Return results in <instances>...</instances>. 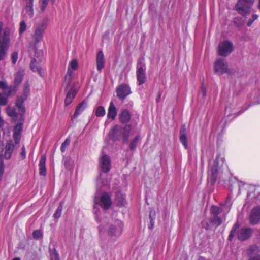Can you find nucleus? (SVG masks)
Returning a JSON list of instances; mask_svg holds the SVG:
<instances>
[{
  "label": "nucleus",
  "instance_id": "obj_1",
  "mask_svg": "<svg viewBox=\"0 0 260 260\" xmlns=\"http://www.w3.org/2000/svg\"><path fill=\"white\" fill-rule=\"evenodd\" d=\"M29 86L28 82L26 81L24 85L23 94L17 97L15 102V106L18 108L19 113L21 117L20 121L18 122L14 128L13 138L16 144L19 142L21 138L23 121V115L25 112V109L23 103L29 95L30 91Z\"/></svg>",
  "mask_w": 260,
  "mask_h": 260
},
{
  "label": "nucleus",
  "instance_id": "obj_2",
  "mask_svg": "<svg viewBox=\"0 0 260 260\" xmlns=\"http://www.w3.org/2000/svg\"><path fill=\"white\" fill-rule=\"evenodd\" d=\"M99 164L100 168L103 173H100V176L97 179V186L100 188L102 187H108L110 176L107 174V173L110 171L111 167L110 157L106 154H102L100 158Z\"/></svg>",
  "mask_w": 260,
  "mask_h": 260
},
{
  "label": "nucleus",
  "instance_id": "obj_3",
  "mask_svg": "<svg viewBox=\"0 0 260 260\" xmlns=\"http://www.w3.org/2000/svg\"><path fill=\"white\" fill-rule=\"evenodd\" d=\"M123 223L120 220H115L107 225V242L113 243L122 235Z\"/></svg>",
  "mask_w": 260,
  "mask_h": 260
},
{
  "label": "nucleus",
  "instance_id": "obj_4",
  "mask_svg": "<svg viewBox=\"0 0 260 260\" xmlns=\"http://www.w3.org/2000/svg\"><path fill=\"white\" fill-rule=\"evenodd\" d=\"M10 31L8 28L3 29V23H0V61L6 54L10 44Z\"/></svg>",
  "mask_w": 260,
  "mask_h": 260
},
{
  "label": "nucleus",
  "instance_id": "obj_5",
  "mask_svg": "<svg viewBox=\"0 0 260 260\" xmlns=\"http://www.w3.org/2000/svg\"><path fill=\"white\" fill-rule=\"evenodd\" d=\"M131 129V125H126L123 127L118 125H115L112 129V137L116 140L119 139V137L122 135L123 143H127Z\"/></svg>",
  "mask_w": 260,
  "mask_h": 260
},
{
  "label": "nucleus",
  "instance_id": "obj_6",
  "mask_svg": "<svg viewBox=\"0 0 260 260\" xmlns=\"http://www.w3.org/2000/svg\"><path fill=\"white\" fill-rule=\"evenodd\" d=\"M48 19L45 18L40 24H36L34 27V33L32 35V39L35 44L41 42L43 38L44 34L47 27Z\"/></svg>",
  "mask_w": 260,
  "mask_h": 260
},
{
  "label": "nucleus",
  "instance_id": "obj_7",
  "mask_svg": "<svg viewBox=\"0 0 260 260\" xmlns=\"http://www.w3.org/2000/svg\"><path fill=\"white\" fill-rule=\"evenodd\" d=\"M98 204L105 210L109 209L112 204L111 199L109 194L104 192L100 197H99L97 194H95L94 198V212L96 214H97V211H95V206Z\"/></svg>",
  "mask_w": 260,
  "mask_h": 260
},
{
  "label": "nucleus",
  "instance_id": "obj_8",
  "mask_svg": "<svg viewBox=\"0 0 260 260\" xmlns=\"http://www.w3.org/2000/svg\"><path fill=\"white\" fill-rule=\"evenodd\" d=\"M254 0H238L235 8L240 14L245 16L250 13V9L254 4Z\"/></svg>",
  "mask_w": 260,
  "mask_h": 260
},
{
  "label": "nucleus",
  "instance_id": "obj_9",
  "mask_svg": "<svg viewBox=\"0 0 260 260\" xmlns=\"http://www.w3.org/2000/svg\"><path fill=\"white\" fill-rule=\"evenodd\" d=\"M234 50V46L232 42L229 40H224L219 43L217 53L219 55L226 57L229 55Z\"/></svg>",
  "mask_w": 260,
  "mask_h": 260
},
{
  "label": "nucleus",
  "instance_id": "obj_10",
  "mask_svg": "<svg viewBox=\"0 0 260 260\" xmlns=\"http://www.w3.org/2000/svg\"><path fill=\"white\" fill-rule=\"evenodd\" d=\"M146 66L143 59H139L137 64V79L139 85L144 84L146 80Z\"/></svg>",
  "mask_w": 260,
  "mask_h": 260
},
{
  "label": "nucleus",
  "instance_id": "obj_11",
  "mask_svg": "<svg viewBox=\"0 0 260 260\" xmlns=\"http://www.w3.org/2000/svg\"><path fill=\"white\" fill-rule=\"evenodd\" d=\"M214 70L218 75H222L229 71L228 62L225 59L219 58L216 60L214 65Z\"/></svg>",
  "mask_w": 260,
  "mask_h": 260
},
{
  "label": "nucleus",
  "instance_id": "obj_12",
  "mask_svg": "<svg viewBox=\"0 0 260 260\" xmlns=\"http://www.w3.org/2000/svg\"><path fill=\"white\" fill-rule=\"evenodd\" d=\"M218 162L217 159L213 161V164L209 162L208 180L211 184H214L217 179L218 172Z\"/></svg>",
  "mask_w": 260,
  "mask_h": 260
},
{
  "label": "nucleus",
  "instance_id": "obj_13",
  "mask_svg": "<svg viewBox=\"0 0 260 260\" xmlns=\"http://www.w3.org/2000/svg\"><path fill=\"white\" fill-rule=\"evenodd\" d=\"M25 6L22 12V16L25 20L32 18L34 15L33 9L34 0H24Z\"/></svg>",
  "mask_w": 260,
  "mask_h": 260
},
{
  "label": "nucleus",
  "instance_id": "obj_14",
  "mask_svg": "<svg viewBox=\"0 0 260 260\" xmlns=\"http://www.w3.org/2000/svg\"><path fill=\"white\" fill-rule=\"evenodd\" d=\"M131 92L129 86L125 83L120 85L116 89L117 96L122 100H124Z\"/></svg>",
  "mask_w": 260,
  "mask_h": 260
},
{
  "label": "nucleus",
  "instance_id": "obj_15",
  "mask_svg": "<svg viewBox=\"0 0 260 260\" xmlns=\"http://www.w3.org/2000/svg\"><path fill=\"white\" fill-rule=\"evenodd\" d=\"M252 233V229L250 228H241L237 232V237L241 241H244L250 237Z\"/></svg>",
  "mask_w": 260,
  "mask_h": 260
},
{
  "label": "nucleus",
  "instance_id": "obj_16",
  "mask_svg": "<svg viewBox=\"0 0 260 260\" xmlns=\"http://www.w3.org/2000/svg\"><path fill=\"white\" fill-rule=\"evenodd\" d=\"M260 221V207L254 208L251 211L249 222L252 225L257 224Z\"/></svg>",
  "mask_w": 260,
  "mask_h": 260
},
{
  "label": "nucleus",
  "instance_id": "obj_17",
  "mask_svg": "<svg viewBox=\"0 0 260 260\" xmlns=\"http://www.w3.org/2000/svg\"><path fill=\"white\" fill-rule=\"evenodd\" d=\"M259 252L260 249L256 245L249 246L246 250V254L249 257V258L255 257L256 255H260Z\"/></svg>",
  "mask_w": 260,
  "mask_h": 260
},
{
  "label": "nucleus",
  "instance_id": "obj_18",
  "mask_svg": "<svg viewBox=\"0 0 260 260\" xmlns=\"http://www.w3.org/2000/svg\"><path fill=\"white\" fill-rule=\"evenodd\" d=\"M24 70L22 69H19L14 74V83L15 86L19 85L22 82L24 76Z\"/></svg>",
  "mask_w": 260,
  "mask_h": 260
},
{
  "label": "nucleus",
  "instance_id": "obj_19",
  "mask_svg": "<svg viewBox=\"0 0 260 260\" xmlns=\"http://www.w3.org/2000/svg\"><path fill=\"white\" fill-rule=\"evenodd\" d=\"M96 61L97 70L98 71L101 72L105 65L104 56L102 51L98 52L96 55Z\"/></svg>",
  "mask_w": 260,
  "mask_h": 260
},
{
  "label": "nucleus",
  "instance_id": "obj_20",
  "mask_svg": "<svg viewBox=\"0 0 260 260\" xmlns=\"http://www.w3.org/2000/svg\"><path fill=\"white\" fill-rule=\"evenodd\" d=\"M77 92V89L74 87L71 88L68 92L64 101V104L66 106L70 105L73 102Z\"/></svg>",
  "mask_w": 260,
  "mask_h": 260
},
{
  "label": "nucleus",
  "instance_id": "obj_21",
  "mask_svg": "<svg viewBox=\"0 0 260 260\" xmlns=\"http://www.w3.org/2000/svg\"><path fill=\"white\" fill-rule=\"evenodd\" d=\"M180 141L184 148L187 149L188 148V142L186 131V127L185 125L182 126L180 132Z\"/></svg>",
  "mask_w": 260,
  "mask_h": 260
},
{
  "label": "nucleus",
  "instance_id": "obj_22",
  "mask_svg": "<svg viewBox=\"0 0 260 260\" xmlns=\"http://www.w3.org/2000/svg\"><path fill=\"white\" fill-rule=\"evenodd\" d=\"M30 68L34 72H37L41 76H43L44 75L43 69L37 63L36 60L31 61Z\"/></svg>",
  "mask_w": 260,
  "mask_h": 260
},
{
  "label": "nucleus",
  "instance_id": "obj_23",
  "mask_svg": "<svg viewBox=\"0 0 260 260\" xmlns=\"http://www.w3.org/2000/svg\"><path fill=\"white\" fill-rule=\"evenodd\" d=\"M116 202L119 207L124 206L126 204L125 196L120 192H117L116 194Z\"/></svg>",
  "mask_w": 260,
  "mask_h": 260
},
{
  "label": "nucleus",
  "instance_id": "obj_24",
  "mask_svg": "<svg viewBox=\"0 0 260 260\" xmlns=\"http://www.w3.org/2000/svg\"><path fill=\"white\" fill-rule=\"evenodd\" d=\"M117 115V110L113 102H111L108 108L107 116L109 118L114 119Z\"/></svg>",
  "mask_w": 260,
  "mask_h": 260
},
{
  "label": "nucleus",
  "instance_id": "obj_25",
  "mask_svg": "<svg viewBox=\"0 0 260 260\" xmlns=\"http://www.w3.org/2000/svg\"><path fill=\"white\" fill-rule=\"evenodd\" d=\"M46 160V156L43 155L42 156L39 161V173L42 176H45L46 174V169L45 166Z\"/></svg>",
  "mask_w": 260,
  "mask_h": 260
},
{
  "label": "nucleus",
  "instance_id": "obj_26",
  "mask_svg": "<svg viewBox=\"0 0 260 260\" xmlns=\"http://www.w3.org/2000/svg\"><path fill=\"white\" fill-rule=\"evenodd\" d=\"M131 114L127 110H123L119 115L120 120L123 123L128 122L131 119Z\"/></svg>",
  "mask_w": 260,
  "mask_h": 260
},
{
  "label": "nucleus",
  "instance_id": "obj_27",
  "mask_svg": "<svg viewBox=\"0 0 260 260\" xmlns=\"http://www.w3.org/2000/svg\"><path fill=\"white\" fill-rule=\"evenodd\" d=\"M87 106V104L85 101H83L80 104H79L75 110V112L74 114L73 117L76 118L78 115L81 114L84 110L86 109Z\"/></svg>",
  "mask_w": 260,
  "mask_h": 260
},
{
  "label": "nucleus",
  "instance_id": "obj_28",
  "mask_svg": "<svg viewBox=\"0 0 260 260\" xmlns=\"http://www.w3.org/2000/svg\"><path fill=\"white\" fill-rule=\"evenodd\" d=\"M14 149V145L12 142L8 143L6 146V151L5 153V157L7 159H10L11 154Z\"/></svg>",
  "mask_w": 260,
  "mask_h": 260
},
{
  "label": "nucleus",
  "instance_id": "obj_29",
  "mask_svg": "<svg viewBox=\"0 0 260 260\" xmlns=\"http://www.w3.org/2000/svg\"><path fill=\"white\" fill-rule=\"evenodd\" d=\"M221 205L223 207L226 213H229L232 205V197L231 195L228 196L225 203L221 204Z\"/></svg>",
  "mask_w": 260,
  "mask_h": 260
},
{
  "label": "nucleus",
  "instance_id": "obj_30",
  "mask_svg": "<svg viewBox=\"0 0 260 260\" xmlns=\"http://www.w3.org/2000/svg\"><path fill=\"white\" fill-rule=\"evenodd\" d=\"M224 209L221 207L213 205L211 207L210 213L213 216H217Z\"/></svg>",
  "mask_w": 260,
  "mask_h": 260
},
{
  "label": "nucleus",
  "instance_id": "obj_31",
  "mask_svg": "<svg viewBox=\"0 0 260 260\" xmlns=\"http://www.w3.org/2000/svg\"><path fill=\"white\" fill-rule=\"evenodd\" d=\"M140 141V137L139 136H137L132 140L130 143L129 148L131 150H134L136 149L137 145Z\"/></svg>",
  "mask_w": 260,
  "mask_h": 260
},
{
  "label": "nucleus",
  "instance_id": "obj_32",
  "mask_svg": "<svg viewBox=\"0 0 260 260\" xmlns=\"http://www.w3.org/2000/svg\"><path fill=\"white\" fill-rule=\"evenodd\" d=\"M223 220L221 218L217 216H213V217L211 219V222L216 226H219L222 223Z\"/></svg>",
  "mask_w": 260,
  "mask_h": 260
},
{
  "label": "nucleus",
  "instance_id": "obj_33",
  "mask_svg": "<svg viewBox=\"0 0 260 260\" xmlns=\"http://www.w3.org/2000/svg\"><path fill=\"white\" fill-rule=\"evenodd\" d=\"M105 113V110L103 106H98L95 109V114L98 117H103Z\"/></svg>",
  "mask_w": 260,
  "mask_h": 260
},
{
  "label": "nucleus",
  "instance_id": "obj_34",
  "mask_svg": "<svg viewBox=\"0 0 260 260\" xmlns=\"http://www.w3.org/2000/svg\"><path fill=\"white\" fill-rule=\"evenodd\" d=\"M63 202H60L59 206L57 207L55 212L53 214V217L55 218H59L61 215V212L63 208Z\"/></svg>",
  "mask_w": 260,
  "mask_h": 260
},
{
  "label": "nucleus",
  "instance_id": "obj_35",
  "mask_svg": "<svg viewBox=\"0 0 260 260\" xmlns=\"http://www.w3.org/2000/svg\"><path fill=\"white\" fill-rule=\"evenodd\" d=\"M55 0H51L52 4L54 3ZM49 0H41L40 3V10L42 12H44L48 4Z\"/></svg>",
  "mask_w": 260,
  "mask_h": 260
},
{
  "label": "nucleus",
  "instance_id": "obj_36",
  "mask_svg": "<svg viewBox=\"0 0 260 260\" xmlns=\"http://www.w3.org/2000/svg\"><path fill=\"white\" fill-rule=\"evenodd\" d=\"M6 113L8 116L12 117L13 118H14L17 116V113L15 108L11 107H8L7 108Z\"/></svg>",
  "mask_w": 260,
  "mask_h": 260
},
{
  "label": "nucleus",
  "instance_id": "obj_37",
  "mask_svg": "<svg viewBox=\"0 0 260 260\" xmlns=\"http://www.w3.org/2000/svg\"><path fill=\"white\" fill-rule=\"evenodd\" d=\"M72 76H73V71H70V70H68L67 73L65 76V82L67 83L68 86H70L72 80Z\"/></svg>",
  "mask_w": 260,
  "mask_h": 260
},
{
  "label": "nucleus",
  "instance_id": "obj_38",
  "mask_svg": "<svg viewBox=\"0 0 260 260\" xmlns=\"http://www.w3.org/2000/svg\"><path fill=\"white\" fill-rule=\"evenodd\" d=\"M78 64L77 60L74 59L72 60L69 63L68 70H70V71L76 70L78 69Z\"/></svg>",
  "mask_w": 260,
  "mask_h": 260
},
{
  "label": "nucleus",
  "instance_id": "obj_39",
  "mask_svg": "<svg viewBox=\"0 0 260 260\" xmlns=\"http://www.w3.org/2000/svg\"><path fill=\"white\" fill-rule=\"evenodd\" d=\"M238 227H239V224H238V222H237L234 224L233 228L231 230L230 233L229 235V239L230 240H231L234 237V236H235V235L236 233V229L237 228H238Z\"/></svg>",
  "mask_w": 260,
  "mask_h": 260
},
{
  "label": "nucleus",
  "instance_id": "obj_40",
  "mask_svg": "<svg viewBox=\"0 0 260 260\" xmlns=\"http://www.w3.org/2000/svg\"><path fill=\"white\" fill-rule=\"evenodd\" d=\"M70 139L69 138H67L62 143L60 147V150L62 152H65L66 148L70 145Z\"/></svg>",
  "mask_w": 260,
  "mask_h": 260
},
{
  "label": "nucleus",
  "instance_id": "obj_41",
  "mask_svg": "<svg viewBox=\"0 0 260 260\" xmlns=\"http://www.w3.org/2000/svg\"><path fill=\"white\" fill-rule=\"evenodd\" d=\"M8 103V98L4 93H0V106L6 105Z\"/></svg>",
  "mask_w": 260,
  "mask_h": 260
},
{
  "label": "nucleus",
  "instance_id": "obj_42",
  "mask_svg": "<svg viewBox=\"0 0 260 260\" xmlns=\"http://www.w3.org/2000/svg\"><path fill=\"white\" fill-rule=\"evenodd\" d=\"M225 114H227L228 116L236 114V111L234 110V109H232L231 107H226L225 109Z\"/></svg>",
  "mask_w": 260,
  "mask_h": 260
},
{
  "label": "nucleus",
  "instance_id": "obj_43",
  "mask_svg": "<svg viewBox=\"0 0 260 260\" xmlns=\"http://www.w3.org/2000/svg\"><path fill=\"white\" fill-rule=\"evenodd\" d=\"M26 29V24L24 21H23L21 22L20 24V27H19V33L20 34H22L23 32H24Z\"/></svg>",
  "mask_w": 260,
  "mask_h": 260
},
{
  "label": "nucleus",
  "instance_id": "obj_44",
  "mask_svg": "<svg viewBox=\"0 0 260 260\" xmlns=\"http://www.w3.org/2000/svg\"><path fill=\"white\" fill-rule=\"evenodd\" d=\"M33 237L35 239H39L42 236V232L41 230H37L34 231Z\"/></svg>",
  "mask_w": 260,
  "mask_h": 260
},
{
  "label": "nucleus",
  "instance_id": "obj_45",
  "mask_svg": "<svg viewBox=\"0 0 260 260\" xmlns=\"http://www.w3.org/2000/svg\"><path fill=\"white\" fill-rule=\"evenodd\" d=\"M18 54L17 52H14L11 55V59L13 64H15L17 61Z\"/></svg>",
  "mask_w": 260,
  "mask_h": 260
},
{
  "label": "nucleus",
  "instance_id": "obj_46",
  "mask_svg": "<svg viewBox=\"0 0 260 260\" xmlns=\"http://www.w3.org/2000/svg\"><path fill=\"white\" fill-rule=\"evenodd\" d=\"M4 173V166L2 157L0 156V180Z\"/></svg>",
  "mask_w": 260,
  "mask_h": 260
},
{
  "label": "nucleus",
  "instance_id": "obj_47",
  "mask_svg": "<svg viewBox=\"0 0 260 260\" xmlns=\"http://www.w3.org/2000/svg\"><path fill=\"white\" fill-rule=\"evenodd\" d=\"M8 87L6 82L3 81H0V88L2 89H6Z\"/></svg>",
  "mask_w": 260,
  "mask_h": 260
},
{
  "label": "nucleus",
  "instance_id": "obj_48",
  "mask_svg": "<svg viewBox=\"0 0 260 260\" xmlns=\"http://www.w3.org/2000/svg\"><path fill=\"white\" fill-rule=\"evenodd\" d=\"M99 234L100 238L104 240V230H103V227L102 226H100L99 228Z\"/></svg>",
  "mask_w": 260,
  "mask_h": 260
},
{
  "label": "nucleus",
  "instance_id": "obj_49",
  "mask_svg": "<svg viewBox=\"0 0 260 260\" xmlns=\"http://www.w3.org/2000/svg\"><path fill=\"white\" fill-rule=\"evenodd\" d=\"M21 156L23 157V158H25L26 156V151L24 146H23L22 148V152L21 153Z\"/></svg>",
  "mask_w": 260,
  "mask_h": 260
},
{
  "label": "nucleus",
  "instance_id": "obj_50",
  "mask_svg": "<svg viewBox=\"0 0 260 260\" xmlns=\"http://www.w3.org/2000/svg\"><path fill=\"white\" fill-rule=\"evenodd\" d=\"M249 260H260V255H256L255 257H252L249 258Z\"/></svg>",
  "mask_w": 260,
  "mask_h": 260
},
{
  "label": "nucleus",
  "instance_id": "obj_51",
  "mask_svg": "<svg viewBox=\"0 0 260 260\" xmlns=\"http://www.w3.org/2000/svg\"><path fill=\"white\" fill-rule=\"evenodd\" d=\"M253 21V20H252V19H249L247 22V25L248 26H250L252 24Z\"/></svg>",
  "mask_w": 260,
  "mask_h": 260
},
{
  "label": "nucleus",
  "instance_id": "obj_52",
  "mask_svg": "<svg viewBox=\"0 0 260 260\" xmlns=\"http://www.w3.org/2000/svg\"><path fill=\"white\" fill-rule=\"evenodd\" d=\"M201 91H202L203 95V96H205V95H206V90H205V88L204 87H202Z\"/></svg>",
  "mask_w": 260,
  "mask_h": 260
},
{
  "label": "nucleus",
  "instance_id": "obj_53",
  "mask_svg": "<svg viewBox=\"0 0 260 260\" xmlns=\"http://www.w3.org/2000/svg\"><path fill=\"white\" fill-rule=\"evenodd\" d=\"M258 18V16L256 14L253 15L252 17V19L253 20V21L256 20Z\"/></svg>",
  "mask_w": 260,
  "mask_h": 260
},
{
  "label": "nucleus",
  "instance_id": "obj_54",
  "mask_svg": "<svg viewBox=\"0 0 260 260\" xmlns=\"http://www.w3.org/2000/svg\"><path fill=\"white\" fill-rule=\"evenodd\" d=\"M64 165L65 167L66 168L68 167V162L67 160H64Z\"/></svg>",
  "mask_w": 260,
  "mask_h": 260
},
{
  "label": "nucleus",
  "instance_id": "obj_55",
  "mask_svg": "<svg viewBox=\"0 0 260 260\" xmlns=\"http://www.w3.org/2000/svg\"><path fill=\"white\" fill-rule=\"evenodd\" d=\"M198 260H206V259L205 257H204L200 256V257H199Z\"/></svg>",
  "mask_w": 260,
  "mask_h": 260
},
{
  "label": "nucleus",
  "instance_id": "obj_56",
  "mask_svg": "<svg viewBox=\"0 0 260 260\" xmlns=\"http://www.w3.org/2000/svg\"><path fill=\"white\" fill-rule=\"evenodd\" d=\"M13 260H21V259L19 257H15V258H13Z\"/></svg>",
  "mask_w": 260,
  "mask_h": 260
},
{
  "label": "nucleus",
  "instance_id": "obj_57",
  "mask_svg": "<svg viewBox=\"0 0 260 260\" xmlns=\"http://www.w3.org/2000/svg\"><path fill=\"white\" fill-rule=\"evenodd\" d=\"M151 214H152V211H151V212H150V218H151Z\"/></svg>",
  "mask_w": 260,
  "mask_h": 260
},
{
  "label": "nucleus",
  "instance_id": "obj_58",
  "mask_svg": "<svg viewBox=\"0 0 260 260\" xmlns=\"http://www.w3.org/2000/svg\"><path fill=\"white\" fill-rule=\"evenodd\" d=\"M258 198H259L260 199V193L258 195Z\"/></svg>",
  "mask_w": 260,
  "mask_h": 260
}]
</instances>
